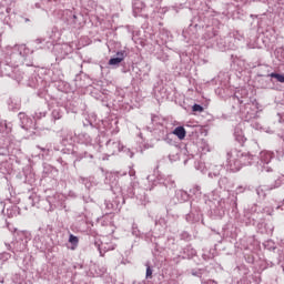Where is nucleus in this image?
<instances>
[{
    "label": "nucleus",
    "mask_w": 284,
    "mask_h": 284,
    "mask_svg": "<svg viewBox=\"0 0 284 284\" xmlns=\"http://www.w3.org/2000/svg\"><path fill=\"white\" fill-rule=\"evenodd\" d=\"M125 59V52L120 51L116 53V58H111L109 60V65H119Z\"/></svg>",
    "instance_id": "nucleus-1"
},
{
    "label": "nucleus",
    "mask_w": 284,
    "mask_h": 284,
    "mask_svg": "<svg viewBox=\"0 0 284 284\" xmlns=\"http://www.w3.org/2000/svg\"><path fill=\"white\" fill-rule=\"evenodd\" d=\"M173 134L175 136H178V139H180V141H183V139H185V134H186L185 128H183V126L175 128L173 131Z\"/></svg>",
    "instance_id": "nucleus-2"
},
{
    "label": "nucleus",
    "mask_w": 284,
    "mask_h": 284,
    "mask_svg": "<svg viewBox=\"0 0 284 284\" xmlns=\"http://www.w3.org/2000/svg\"><path fill=\"white\" fill-rule=\"evenodd\" d=\"M272 79H276L280 83H284V75L278 73H271Z\"/></svg>",
    "instance_id": "nucleus-3"
},
{
    "label": "nucleus",
    "mask_w": 284,
    "mask_h": 284,
    "mask_svg": "<svg viewBox=\"0 0 284 284\" xmlns=\"http://www.w3.org/2000/svg\"><path fill=\"white\" fill-rule=\"evenodd\" d=\"M69 243H72L73 245H77V243H79V237L71 234L70 237H69Z\"/></svg>",
    "instance_id": "nucleus-4"
},
{
    "label": "nucleus",
    "mask_w": 284,
    "mask_h": 284,
    "mask_svg": "<svg viewBox=\"0 0 284 284\" xmlns=\"http://www.w3.org/2000/svg\"><path fill=\"white\" fill-rule=\"evenodd\" d=\"M192 110L193 112H203V106L201 104H194Z\"/></svg>",
    "instance_id": "nucleus-5"
},
{
    "label": "nucleus",
    "mask_w": 284,
    "mask_h": 284,
    "mask_svg": "<svg viewBox=\"0 0 284 284\" xmlns=\"http://www.w3.org/2000/svg\"><path fill=\"white\" fill-rule=\"evenodd\" d=\"M146 278H152V268L150 264H146Z\"/></svg>",
    "instance_id": "nucleus-6"
}]
</instances>
